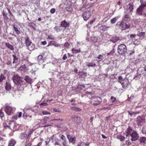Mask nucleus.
<instances>
[{
	"label": "nucleus",
	"instance_id": "1",
	"mask_svg": "<svg viewBox=\"0 0 146 146\" xmlns=\"http://www.w3.org/2000/svg\"><path fill=\"white\" fill-rule=\"evenodd\" d=\"M22 79V77L17 75H15L12 78L13 82L17 86V87H19V88L18 89L19 90L20 87H22V86H23V81Z\"/></svg>",
	"mask_w": 146,
	"mask_h": 146
},
{
	"label": "nucleus",
	"instance_id": "2",
	"mask_svg": "<svg viewBox=\"0 0 146 146\" xmlns=\"http://www.w3.org/2000/svg\"><path fill=\"white\" fill-rule=\"evenodd\" d=\"M127 48L124 44H121L118 46L117 52L118 54L120 55L125 54L126 52Z\"/></svg>",
	"mask_w": 146,
	"mask_h": 146
},
{
	"label": "nucleus",
	"instance_id": "3",
	"mask_svg": "<svg viewBox=\"0 0 146 146\" xmlns=\"http://www.w3.org/2000/svg\"><path fill=\"white\" fill-rule=\"evenodd\" d=\"M119 23V28L121 31L128 29L130 27L131 24L128 22H125L123 21H121V22H118V23Z\"/></svg>",
	"mask_w": 146,
	"mask_h": 146
},
{
	"label": "nucleus",
	"instance_id": "4",
	"mask_svg": "<svg viewBox=\"0 0 146 146\" xmlns=\"http://www.w3.org/2000/svg\"><path fill=\"white\" fill-rule=\"evenodd\" d=\"M134 9L133 4V3H129L128 4L126 8L125 9V13H126L128 14H132V12L133 11Z\"/></svg>",
	"mask_w": 146,
	"mask_h": 146
},
{
	"label": "nucleus",
	"instance_id": "5",
	"mask_svg": "<svg viewBox=\"0 0 146 146\" xmlns=\"http://www.w3.org/2000/svg\"><path fill=\"white\" fill-rule=\"evenodd\" d=\"M131 137V139L129 137V139L132 141H136L139 138V136L138 134L137 133V132L135 131H134L131 133V134L129 136V137Z\"/></svg>",
	"mask_w": 146,
	"mask_h": 146
},
{
	"label": "nucleus",
	"instance_id": "6",
	"mask_svg": "<svg viewBox=\"0 0 146 146\" xmlns=\"http://www.w3.org/2000/svg\"><path fill=\"white\" fill-rule=\"evenodd\" d=\"M145 118L143 116H138L137 118V124L138 126L141 125L142 124L145 122Z\"/></svg>",
	"mask_w": 146,
	"mask_h": 146
},
{
	"label": "nucleus",
	"instance_id": "7",
	"mask_svg": "<svg viewBox=\"0 0 146 146\" xmlns=\"http://www.w3.org/2000/svg\"><path fill=\"white\" fill-rule=\"evenodd\" d=\"M91 16V13L90 11H87L83 13L82 14V16L85 21H87Z\"/></svg>",
	"mask_w": 146,
	"mask_h": 146
},
{
	"label": "nucleus",
	"instance_id": "8",
	"mask_svg": "<svg viewBox=\"0 0 146 146\" xmlns=\"http://www.w3.org/2000/svg\"><path fill=\"white\" fill-rule=\"evenodd\" d=\"M5 109V112L9 115L11 114L14 110V109L12 108V107L9 106H6Z\"/></svg>",
	"mask_w": 146,
	"mask_h": 146
},
{
	"label": "nucleus",
	"instance_id": "9",
	"mask_svg": "<svg viewBox=\"0 0 146 146\" xmlns=\"http://www.w3.org/2000/svg\"><path fill=\"white\" fill-rule=\"evenodd\" d=\"M129 85V80L127 79H124L123 80L122 86L123 88H125L127 87Z\"/></svg>",
	"mask_w": 146,
	"mask_h": 146
},
{
	"label": "nucleus",
	"instance_id": "10",
	"mask_svg": "<svg viewBox=\"0 0 146 146\" xmlns=\"http://www.w3.org/2000/svg\"><path fill=\"white\" fill-rule=\"evenodd\" d=\"M133 130L131 127L129 126L126 130V136L128 137H129V136L131 134Z\"/></svg>",
	"mask_w": 146,
	"mask_h": 146
},
{
	"label": "nucleus",
	"instance_id": "11",
	"mask_svg": "<svg viewBox=\"0 0 146 146\" xmlns=\"http://www.w3.org/2000/svg\"><path fill=\"white\" fill-rule=\"evenodd\" d=\"M60 139L63 140L62 142V146H67V140L66 138V137L64 135H62L60 137Z\"/></svg>",
	"mask_w": 146,
	"mask_h": 146
},
{
	"label": "nucleus",
	"instance_id": "12",
	"mask_svg": "<svg viewBox=\"0 0 146 146\" xmlns=\"http://www.w3.org/2000/svg\"><path fill=\"white\" fill-rule=\"evenodd\" d=\"M60 139L57 137H55L54 139L52 141V142L54 143V144L55 145H59L60 146H62V143H59V141H60Z\"/></svg>",
	"mask_w": 146,
	"mask_h": 146
},
{
	"label": "nucleus",
	"instance_id": "13",
	"mask_svg": "<svg viewBox=\"0 0 146 146\" xmlns=\"http://www.w3.org/2000/svg\"><path fill=\"white\" fill-rule=\"evenodd\" d=\"M70 24L68 23L65 20L62 21L61 22L60 25L62 27H63L65 28L68 27L69 26Z\"/></svg>",
	"mask_w": 146,
	"mask_h": 146
},
{
	"label": "nucleus",
	"instance_id": "14",
	"mask_svg": "<svg viewBox=\"0 0 146 146\" xmlns=\"http://www.w3.org/2000/svg\"><path fill=\"white\" fill-rule=\"evenodd\" d=\"M37 61L39 65L42 64L44 62L43 56L42 55H39L37 57Z\"/></svg>",
	"mask_w": 146,
	"mask_h": 146
},
{
	"label": "nucleus",
	"instance_id": "15",
	"mask_svg": "<svg viewBox=\"0 0 146 146\" xmlns=\"http://www.w3.org/2000/svg\"><path fill=\"white\" fill-rule=\"evenodd\" d=\"M19 137L21 139H26L28 138L27 135L25 132L21 133L20 134Z\"/></svg>",
	"mask_w": 146,
	"mask_h": 146
},
{
	"label": "nucleus",
	"instance_id": "16",
	"mask_svg": "<svg viewBox=\"0 0 146 146\" xmlns=\"http://www.w3.org/2000/svg\"><path fill=\"white\" fill-rule=\"evenodd\" d=\"M98 30L100 32L106 31V26L105 25H102L98 28Z\"/></svg>",
	"mask_w": 146,
	"mask_h": 146
},
{
	"label": "nucleus",
	"instance_id": "17",
	"mask_svg": "<svg viewBox=\"0 0 146 146\" xmlns=\"http://www.w3.org/2000/svg\"><path fill=\"white\" fill-rule=\"evenodd\" d=\"M11 87H12L10 82H6L5 87V89L7 91H9L11 89Z\"/></svg>",
	"mask_w": 146,
	"mask_h": 146
},
{
	"label": "nucleus",
	"instance_id": "18",
	"mask_svg": "<svg viewBox=\"0 0 146 146\" xmlns=\"http://www.w3.org/2000/svg\"><path fill=\"white\" fill-rule=\"evenodd\" d=\"M142 6H140L137 9L136 11L137 13L139 15H143V13L142 11L143 9L144 8Z\"/></svg>",
	"mask_w": 146,
	"mask_h": 146
},
{
	"label": "nucleus",
	"instance_id": "19",
	"mask_svg": "<svg viewBox=\"0 0 146 146\" xmlns=\"http://www.w3.org/2000/svg\"><path fill=\"white\" fill-rule=\"evenodd\" d=\"M2 14L3 15L4 20L5 21H8L9 19L7 16V13L5 12L4 11H3V12L2 13Z\"/></svg>",
	"mask_w": 146,
	"mask_h": 146
},
{
	"label": "nucleus",
	"instance_id": "20",
	"mask_svg": "<svg viewBox=\"0 0 146 146\" xmlns=\"http://www.w3.org/2000/svg\"><path fill=\"white\" fill-rule=\"evenodd\" d=\"M26 111L27 114L32 115L35 112V110L33 108H30L27 109Z\"/></svg>",
	"mask_w": 146,
	"mask_h": 146
},
{
	"label": "nucleus",
	"instance_id": "21",
	"mask_svg": "<svg viewBox=\"0 0 146 146\" xmlns=\"http://www.w3.org/2000/svg\"><path fill=\"white\" fill-rule=\"evenodd\" d=\"M24 80L28 84H31L32 82V79L28 76H27L25 77Z\"/></svg>",
	"mask_w": 146,
	"mask_h": 146
},
{
	"label": "nucleus",
	"instance_id": "22",
	"mask_svg": "<svg viewBox=\"0 0 146 146\" xmlns=\"http://www.w3.org/2000/svg\"><path fill=\"white\" fill-rule=\"evenodd\" d=\"M130 21V17L128 15H125L124 17L123 18L121 21H126L127 22Z\"/></svg>",
	"mask_w": 146,
	"mask_h": 146
},
{
	"label": "nucleus",
	"instance_id": "23",
	"mask_svg": "<svg viewBox=\"0 0 146 146\" xmlns=\"http://www.w3.org/2000/svg\"><path fill=\"white\" fill-rule=\"evenodd\" d=\"M141 72L144 76L146 75V66L144 65V66L141 68Z\"/></svg>",
	"mask_w": 146,
	"mask_h": 146
},
{
	"label": "nucleus",
	"instance_id": "24",
	"mask_svg": "<svg viewBox=\"0 0 146 146\" xmlns=\"http://www.w3.org/2000/svg\"><path fill=\"white\" fill-rule=\"evenodd\" d=\"M16 143V141L13 139H11L9 141L8 146H14Z\"/></svg>",
	"mask_w": 146,
	"mask_h": 146
},
{
	"label": "nucleus",
	"instance_id": "25",
	"mask_svg": "<svg viewBox=\"0 0 146 146\" xmlns=\"http://www.w3.org/2000/svg\"><path fill=\"white\" fill-rule=\"evenodd\" d=\"M25 44L27 47L29 46V45L31 44L32 43V42L29 40V37L28 36L25 37Z\"/></svg>",
	"mask_w": 146,
	"mask_h": 146
},
{
	"label": "nucleus",
	"instance_id": "26",
	"mask_svg": "<svg viewBox=\"0 0 146 146\" xmlns=\"http://www.w3.org/2000/svg\"><path fill=\"white\" fill-rule=\"evenodd\" d=\"M86 66L88 67H94L96 66V64L93 61H92L91 62H88L86 64Z\"/></svg>",
	"mask_w": 146,
	"mask_h": 146
},
{
	"label": "nucleus",
	"instance_id": "27",
	"mask_svg": "<svg viewBox=\"0 0 146 146\" xmlns=\"http://www.w3.org/2000/svg\"><path fill=\"white\" fill-rule=\"evenodd\" d=\"M54 30L56 32H58L61 31L62 29V27L60 25V26H56L54 28Z\"/></svg>",
	"mask_w": 146,
	"mask_h": 146
},
{
	"label": "nucleus",
	"instance_id": "28",
	"mask_svg": "<svg viewBox=\"0 0 146 146\" xmlns=\"http://www.w3.org/2000/svg\"><path fill=\"white\" fill-rule=\"evenodd\" d=\"M6 46L10 49L11 50H13L14 49L13 46L10 44L9 43L6 42L5 43Z\"/></svg>",
	"mask_w": 146,
	"mask_h": 146
},
{
	"label": "nucleus",
	"instance_id": "29",
	"mask_svg": "<svg viewBox=\"0 0 146 146\" xmlns=\"http://www.w3.org/2000/svg\"><path fill=\"white\" fill-rule=\"evenodd\" d=\"M6 9L8 11V13L9 14V16L10 17V19H14L15 18L14 16L13 15V14L11 12L10 10L8 8H6Z\"/></svg>",
	"mask_w": 146,
	"mask_h": 146
},
{
	"label": "nucleus",
	"instance_id": "30",
	"mask_svg": "<svg viewBox=\"0 0 146 146\" xmlns=\"http://www.w3.org/2000/svg\"><path fill=\"white\" fill-rule=\"evenodd\" d=\"M27 48L29 50L31 51L34 50L35 48V45L32 43L27 46Z\"/></svg>",
	"mask_w": 146,
	"mask_h": 146
},
{
	"label": "nucleus",
	"instance_id": "31",
	"mask_svg": "<svg viewBox=\"0 0 146 146\" xmlns=\"http://www.w3.org/2000/svg\"><path fill=\"white\" fill-rule=\"evenodd\" d=\"M120 40V39L119 37L115 36L112 37L110 40L113 43H115Z\"/></svg>",
	"mask_w": 146,
	"mask_h": 146
},
{
	"label": "nucleus",
	"instance_id": "32",
	"mask_svg": "<svg viewBox=\"0 0 146 146\" xmlns=\"http://www.w3.org/2000/svg\"><path fill=\"white\" fill-rule=\"evenodd\" d=\"M72 51L73 54H76L81 52L80 48L78 49H76L74 48H72Z\"/></svg>",
	"mask_w": 146,
	"mask_h": 146
},
{
	"label": "nucleus",
	"instance_id": "33",
	"mask_svg": "<svg viewBox=\"0 0 146 146\" xmlns=\"http://www.w3.org/2000/svg\"><path fill=\"white\" fill-rule=\"evenodd\" d=\"M12 56L13 58V63L14 64L17 63L18 62V58L17 57L15 54H13Z\"/></svg>",
	"mask_w": 146,
	"mask_h": 146
},
{
	"label": "nucleus",
	"instance_id": "34",
	"mask_svg": "<svg viewBox=\"0 0 146 146\" xmlns=\"http://www.w3.org/2000/svg\"><path fill=\"white\" fill-rule=\"evenodd\" d=\"M139 141L140 143L145 144L146 141V137H141L139 139Z\"/></svg>",
	"mask_w": 146,
	"mask_h": 146
},
{
	"label": "nucleus",
	"instance_id": "35",
	"mask_svg": "<svg viewBox=\"0 0 146 146\" xmlns=\"http://www.w3.org/2000/svg\"><path fill=\"white\" fill-rule=\"evenodd\" d=\"M80 76L82 77H85L87 76V73L83 72H80L79 73Z\"/></svg>",
	"mask_w": 146,
	"mask_h": 146
},
{
	"label": "nucleus",
	"instance_id": "36",
	"mask_svg": "<svg viewBox=\"0 0 146 146\" xmlns=\"http://www.w3.org/2000/svg\"><path fill=\"white\" fill-rule=\"evenodd\" d=\"M140 2L141 4L140 6L143 7H146V0H140Z\"/></svg>",
	"mask_w": 146,
	"mask_h": 146
},
{
	"label": "nucleus",
	"instance_id": "37",
	"mask_svg": "<svg viewBox=\"0 0 146 146\" xmlns=\"http://www.w3.org/2000/svg\"><path fill=\"white\" fill-rule=\"evenodd\" d=\"M13 29L16 32L17 34H19L20 33V31L19 29L17 27H16L15 25H12Z\"/></svg>",
	"mask_w": 146,
	"mask_h": 146
},
{
	"label": "nucleus",
	"instance_id": "38",
	"mask_svg": "<svg viewBox=\"0 0 146 146\" xmlns=\"http://www.w3.org/2000/svg\"><path fill=\"white\" fill-rule=\"evenodd\" d=\"M98 40V38L96 36L92 37L90 38V41L94 43L96 42Z\"/></svg>",
	"mask_w": 146,
	"mask_h": 146
},
{
	"label": "nucleus",
	"instance_id": "39",
	"mask_svg": "<svg viewBox=\"0 0 146 146\" xmlns=\"http://www.w3.org/2000/svg\"><path fill=\"white\" fill-rule=\"evenodd\" d=\"M118 19V17H115L111 19L110 21V23L111 24H114L117 21V19Z\"/></svg>",
	"mask_w": 146,
	"mask_h": 146
},
{
	"label": "nucleus",
	"instance_id": "40",
	"mask_svg": "<svg viewBox=\"0 0 146 146\" xmlns=\"http://www.w3.org/2000/svg\"><path fill=\"white\" fill-rule=\"evenodd\" d=\"M6 79V77L3 74H1L0 75V83H1L4 80Z\"/></svg>",
	"mask_w": 146,
	"mask_h": 146
},
{
	"label": "nucleus",
	"instance_id": "41",
	"mask_svg": "<svg viewBox=\"0 0 146 146\" xmlns=\"http://www.w3.org/2000/svg\"><path fill=\"white\" fill-rule=\"evenodd\" d=\"M76 138L75 137H72L69 140V142H71L73 144H74L75 143Z\"/></svg>",
	"mask_w": 146,
	"mask_h": 146
},
{
	"label": "nucleus",
	"instance_id": "42",
	"mask_svg": "<svg viewBox=\"0 0 146 146\" xmlns=\"http://www.w3.org/2000/svg\"><path fill=\"white\" fill-rule=\"evenodd\" d=\"M70 108L71 110L76 111H79L81 110V109L79 108L76 107H71Z\"/></svg>",
	"mask_w": 146,
	"mask_h": 146
},
{
	"label": "nucleus",
	"instance_id": "43",
	"mask_svg": "<svg viewBox=\"0 0 146 146\" xmlns=\"http://www.w3.org/2000/svg\"><path fill=\"white\" fill-rule=\"evenodd\" d=\"M101 102H102V101H101L100 102L99 101L96 100L95 101V102L93 103L92 105L94 106H97L100 104Z\"/></svg>",
	"mask_w": 146,
	"mask_h": 146
},
{
	"label": "nucleus",
	"instance_id": "44",
	"mask_svg": "<svg viewBox=\"0 0 146 146\" xmlns=\"http://www.w3.org/2000/svg\"><path fill=\"white\" fill-rule=\"evenodd\" d=\"M12 61L11 59H8L7 60V62L6 63L7 64L8 66H11L12 65Z\"/></svg>",
	"mask_w": 146,
	"mask_h": 146
},
{
	"label": "nucleus",
	"instance_id": "45",
	"mask_svg": "<svg viewBox=\"0 0 146 146\" xmlns=\"http://www.w3.org/2000/svg\"><path fill=\"white\" fill-rule=\"evenodd\" d=\"M141 132L143 134L146 135V126H144L143 127Z\"/></svg>",
	"mask_w": 146,
	"mask_h": 146
},
{
	"label": "nucleus",
	"instance_id": "46",
	"mask_svg": "<svg viewBox=\"0 0 146 146\" xmlns=\"http://www.w3.org/2000/svg\"><path fill=\"white\" fill-rule=\"evenodd\" d=\"M33 130L32 129H30L28 133L27 136L28 138L30 137L31 135L32 134Z\"/></svg>",
	"mask_w": 146,
	"mask_h": 146
},
{
	"label": "nucleus",
	"instance_id": "47",
	"mask_svg": "<svg viewBox=\"0 0 146 146\" xmlns=\"http://www.w3.org/2000/svg\"><path fill=\"white\" fill-rule=\"evenodd\" d=\"M94 3H91L87 4L86 5V9H88L93 6L94 5Z\"/></svg>",
	"mask_w": 146,
	"mask_h": 146
},
{
	"label": "nucleus",
	"instance_id": "48",
	"mask_svg": "<svg viewBox=\"0 0 146 146\" xmlns=\"http://www.w3.org/2000/svg\"><path fill=\"white\" fill-rule=\"evenodd\" d=\"M80 120L81 119L80 117L77 116V117L76 118V119H75V121L74 122H75L79 123L80 122Z\"/></svg>",
	"mask_w": 146,
	"mask_h": 146
},
{
	"label": "nucleus",
	"instance_id": "49",
	"mask_svg": "<svg viewBox=\"0 0 146 146\" xmlns=\"http://www.w3.org/2000/svg\"><path fill=\"white\" fill-rule=\"evenodd\" d=\"M111 99L112 100V102L114 103L115 102V103L117 102V100H116V98L112 96L111 97Z\"/></svg>",
	"mask_w": 146,
	"mask_h": 146
},
{
	"label": "nucleus",
	"instance_id": "50",
	"mask_svg": "<svg viewBox=\"0 0 146 146\" xmlns=\"http://www.w3.org/2000/svg\"><path fill=\"white\" fill-rule=\"evenodd\" d=\"M141 77V74H137L134 77V79L135 80H138Z\"/></svg>",
	"mask_w": 146,
	"mask_h": 146
},
{
	"label": "nucleus",
	"instance_id": "51",
	"mask_svg": "<svg viewBox=\"0 0 146 146\" xmlns=\"http://www.w3.org/2000/svg\"><path fill=\"white\" fill-rule=\"evenodd\" d=\"M66 9L67 11L70 12L72 11V9L71 7H66Z\"/></svg>",
	"mask_w": 146,
	"mask_h": 146
},
{
	"label": "nucleus",
	"instance_id": "52",
	"mask_svg": "<svg viewBox=\"0 0 146 146\" xmlns=\"http://www.w3.org/2000/svg\"><path fill=\"white\" fill-rule=\"evenodd\" d=\"M129 115L130 116V117H131L134 114V111H127Z\"/></svg>",
	"mask_w": 146,
	"mask_h": 146
},
{
	"label": "nucleus",
	"instance_id": "53",
	"mask_svg": "<svg viewBox=\"0 0 146 146\" xmlns=\"http://www.w3.org/2000/svg\"><path fill=\"white\" fill-rule=\"evenodd\" d=\"M66 5V7H71V6L72 5V3H71V2L70 1H68L67 2V3Z\"/></svg>",
	"mask_w": 146,
	"mask_h": 146
},
{
	"label": "nucleus",
	"instance_id": "54",
	"mask_svg": "<svg viewBox=\"0 0 146 146\" xmlns=\"http://www.w3.org/2000/svg\"><path fill=\"white\" fill-rule=\"evenodd\" d=\"M76 117L77 115H72L71 116V119L74 122Z\"/></svg>",
	"mask_w": 146,
	"mask_h": 146
},
{
	"label": "nucleus",
	"instance_id": "55",
	"mask_svg": "<svg viewBox=\"0 0 146 146\" xmlns=\"http://www.w3.org/2000/svg\"><path fill=\"white\" fill-rule=\"evenodd\" d=\"M145 32H141L139 33L138 34V35L140 37H142L144 36L145 35Z\"/></svg>",
	"mask_w": 146,
	"mask_h": 146
},
{
	"label": "nucleus",
	"instance_id": "56",
	"mask_svg": "<svg viewBox=\"0 0 146 146\" xmlns=\"http://www.w3.org/2000/svg\"><path fill=\"white\" fill-rule=\"evenodd\" d=\"M140 62V60L138 59L137 60H136L134 62V63L136 65L137 64H138Z\"/></svg>",
	"mask_w": 146,
	"mask_h": 146
},
{
	"label": "nucleus",
	"instance_id": "57",
	"mask_svg": "<svg viewBox=\"0 0 146 146\" xmlns=\"http://www.w3.org/2000/svg\"><path fill=\"white\" fill-rule=\"evenodd\" d=\"M49 119V118L48 117H45L43 119V120L44 121V123H46L47 121Z\"/></svg>",
	"mask_w": 146,
	"mask_h": 146
},
{
	"label": "nucleus",
	"instance_id": "58",
	"mask_svg": "<svg viewBox=\"0 0 146 146\" xmlns=\"http://www.w3.org/2000/svg\"><path fill=\"white\" fill-rule=\"evenodd\" d=\"M42 113L43 115H47V114H50L51 113L49 112H47L46 111H42Z\"/></svg>",
	"mask_w": 146,
	"mask_h": 146
},
{
	"label": "nucleus",
	"instance_id": "59",
	"mask_svg": "<svg viewBox=\"0 0 146 146\" xmlns=\"http://www.w3.org/2000/svg\"><path fill=\"white\" fill-rule=\"evenodd\" d=\"M40 106H47L48 104L46 102H42L40 104Z\"/></svg>",
	"mask_w": 146,
	"mask_h": 146
},
{
	"label": "nucleus",
	"instance_id": "60",
	"mask_svg": "<svg viewBox=\"0 0 146 146\" xmlns=\"http://www.w3.org/2000/svg\"><path fill=\"white\" fill-rule=\"evenodd\" d=\"M70 44L69 43H68V42H66L65 43V44L64 45V46L66 47L67 48H68L70 46Z\"/></svg>",
	"mask_w": 146,
	"mask_h": 146
},
{
	"label": "nucleus",
	"instance_id": "61",
	"mask_svg": "<svg viewBox=\"0 0 146 146\" xmlns=\"http://www.w3.org/2000/svg\"><path fill=\"white\" fill-rule=\"evenodd\" d=\"M118 138L121 141H122L124 139L125 137L123 136H121L119 137Z\"/></svg>",
	"mask_w": 146,
	"mask_h": 146
},
{
	"label": "nucleus",
	"instance_id": "62",
	"mask_svg": "<svg viewBox=\"0 0 146 146\" xmlns=\"http://www.w3.org/2000/svg\"><path fill=\"white\" fill-rule=\"evenodd\" d=\"M116 76L115 74H111L110 75V77L111 79H113L115 78Z\"/></svg>",
	"mask_w": 146,
	"mask_h": 146
},
{
	"label": "nucleus",
	"instance_id": "63",
	"mask_svg": "<svg viewBox=\"0 0 146 146\" xmlns=\"http://www.w3.org/2000/svg\"><path fill=\"white\" fill-rule=\"evenodd\" d=\"M55 11L56 10L54 8H52L50 9V12L51 14H53L54 13Z\"/></svg>",
	"mask_w": 146,
	"mask_h": 146
},
{
	"label": "nucleus",
	"instance_id": "64",
	"mask_svg": "<svg viewBox=\"0 0 146 146\" xmlns=\"http://www.w3.org/2000/svg\"><path fill=\"white\" fill-rule=\"evenodd\" d=\"M23 117L24 119H26L27 117V113H24L23 114Z\"/></svg>",
	"mask_w": 146,
	"mask_h": 146
}]
</instances>
